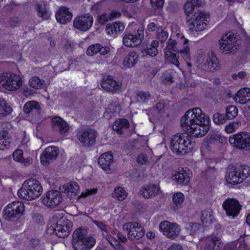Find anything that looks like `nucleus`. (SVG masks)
Masks as SVG:
<instances>
[{
	"label": "nucleus",
	"mask_w": 250,
	"mask_h": 250,
	"mask_svg": "<svg viewBox=\"0 0 250 250\" xmlns=\"http://www.w3.org/2000/svg\"><path fill=\"white\" fill-rule=\"evenodd\" d=\"M209 118L199 107L187 111L181 118V125L197 138L205 135L209 129Z\"/></svg>",
	"instance_id": "nucleus-1"
},
{
	"label": "nucleus",
	"mask_w": 250,
	"mask_h": 250,
	"mask_svg": "<svg viewBox=\"0 0 250 250\" xmlns=\"http://www.w3.org/2000/svg\"><path fill=\"white\" fill-rule=\"evenodd\" d=\"M195 6L190 1L187 2L184 5V10L186 15L187 22L188 31L192 34L200 32L205 29L208 24V18L209 15L204 12L198 10L195 12L191 17V14Z\"/></svg>",
	"instance_id": "nucleus-2"
},
{
	"label": "nucleus",
	"mask_w": 250,
	"mask_h": 250,
	"mask_svg": "<svg viewBox=\"0 0 250 250\" xmlns=\"http://www.w3.org/2000/svg\"><path fill=\"white\" fill-rule=\"evenodd\" d=\"M42 193V187L39 181L29 179L25 181L18 190L19 197L27 201H32L38 198Z\"/></svg>",
	"instance_id": "nucleus-3"
},
{
	"label": "nucleus",
	"mask_w": 250,
	"mask_h": 250,
	"mask_svg": "<svg viewBox=\"0 0 250 250\" xmlns=\"http://www.w3.org/2000/svg\"><path fill=\"white\" fill-rule=\"evenodd\" d=\"M95 243V239L87 236L86 230L84 229H77L73 233L71 243L74 250H89Z\"/></svg>",
	"instance_id": "nucleus-4"
},
{
	"label": "nucleus",
	"mask_w": 250,
	"mask_h": 250,
	"mask_svg": "<svg viewBox=\"0 0 250 250\" xmlns=\"http://www.w3.org/2000/svg\"><path fill=\"white\" fill-rule=\"evenodd\" d=\"M195 61L197 67L205 71H211L219 67V61L213 53L210 56H206L201 51L197 52Z\"/></svg>",
	"instance_id": "nucleus-5"
},
{
	"label": "nucleus",
	"mask_w": 250,
	"mask_h": 250,
	"mask_svg": "<svg viewBox=\"0 0 250 250\" xmlns=\"http://www.w3.org/2000/svg\"><path fill=\"white\" fill-rule=\"evenodd\" d=\"M55 225L49 227L46 230L47 233L50 234H55L59 237L64 238L68 236L72 227V223L65 217L60 216Z\"/></svg>",
	"instance_id": "nucleus-6"
},
{
	"label": "nucleus",
	"mask_w": 250,
	"mask_h": 250,
	"mask_svg": "<svg viewBox=\"0 0 250 250\" xmlns=\"http://www.w3.org/2000/svg\"><path fill=\"white\" fill-rule=\"evenodd\" d=\"M188 40L182 37L178 41L172 38H169L166 47V51L174 53H181L183 55L185 59L188 60L190 58L189 48L188 44Z\"/></svg>",
	"instance_id": "nucleus-7"
},
{
	"label": "nucleus",
	"mask_w": 250,
	"mask_h": 250,
	"mask_svg": "<svg viewBox=\"0 0 250 250\" xmlns=\"http://www.w3.org/2000/svg\"><path fill=\"white\" fill-rule=\"evenodd\" d=\"M187 138V137H186ZM189 146V149L192 148L193 145L191 141L187 142L185 137L182 134L175 135L171 138L170 144V148L172 151L177 155L184 154L187 153L186 148Z\"/></svg>",
	"instance_id": "nucleus-8"
},
{
	"label": "nucleus",
	"mask_w": 250,
	"mask_h": 250,
	"mask_svg": "<svg viewBox=\"0 0 250 250\" xmlns=\"http://www.w3.org/2000/svg\"><path fill=\"white\" fill-rule=\"evenodd\" d=\"M229 141L236 148L244 150L250 149V133L244 131L231 135Z\"/></svg>",
	"instance_id": "nucleus-9"
},
{
	"label": "nucleus",
	"mask_w": 250,
	"mask_h": 250,
	"mask_svg": "<svg viewBox=\"0 0 250 250\" xmlns=\"http://www.w3.org/2000/svg\"><path fill=\"white\" fill-rule=\"evenodd\" d=\"M24 211V204L21 202H13L8 204L3 210V218L7 221H13L14 219L22 215Z\"/></svg>",
	"instance_id": "nucleus-10"
},
{
	"label": "nucleus",
	"mask_w": 250,
	"mask_h": 250,
	"mask_svg": "<svg viewBox=\"0 0 250 250\" xmlns=\"http://www.w3.org/2000/svg\"><path fill=\"white\" fill-rule=\"evenodd\" d=\"M123 229L127 232V238L131 241L138 240L145 234L144 228L136 222L126 223L123 225Z\"/></svg>",
	"instance_id": "nucleus-11"
},
{
	"label": "nucleus",
	"mask_w": 250,
	"mask_h": 250,
	"mask_svg": "<svg viewBox=\"0 0 250 250\" xmlns=\"http://www.w3.org/2000/svg\"><path fill=\"white\" fill-rule=\"evenodd\" d=\"M98 133L95 129L88 128L79 130L77 133L78 140L85 147H91L96 143Z\"/></svg>",
	"instance_id": "nucleus-12"
},
{
	"label": "nucleus",
	"mask_w": 250,
	"mask_h": 250,
	"mask_svg": "<svg viewBox=\"0 0 250 250\" xmlns=\"http://www.w3.org/2000/svg\"><path fill=\"white\" fill-rule=\"evenodd\" d=\"M220 48L226 54L233 53L239 48L236 39L231 33L223 35L220 40Z\"/></svg>",
	"instance_id": "nucleus-13"
},
{
	"label": "nucleus",
	"mask_w": 250,
	"mask_h": 250,
	"mask_svg": "<svg viewBox=\"0 0 250 250\" xmlns=\"http://www.w3.org/2000/svg\"><path fill=\"white\" fill-rule=\"evenodd\" d=\"M144 38V28L140 27L137 32H134V34H132L130 32H126L124 34L123 41L125 46L134 47L140 44Z\"/></svg>",
	"instance_id": "nucleus-14"
},
{
	"label": "nucleus",
	"mask_w": 250,
	"mask_h": 250,
	"mask_svg": "<svg viewBox=\"0 0 250 250\" xmlns=\"http://www.w3.org/2000/svg\"><path fill=\"white\" fill-rule=\"evenodd\" d=\"M93 18L89 14H85L76 17L73 21V26L81 31H86L92 26Z\"/></svg>",
	"instance_id": "nucleus-15"
},
{
	"label": "nucleus",
	"mask_w": 250,
	"mask_h": 250,
	"mask_svg": "<svg viewBox=\"0 0 250 250\" xmlns=\"http://www.w3.org/2000/svg\"><path fill=\"white\" fill-rule=\"evenodd\" d=\"M62 194L58 190L48 191L42 198V203L46 206L55 208L62 201Z\"/></svg>",
	"instance_id": "nucleus-16"
},
{
	"label": "nucleus",
	"mask_w": 250,
	"mask_h": 250,
	"mask_svg": "<svg viewBox=\"0 0 250 250\" xmlns=\"http://www.w3.org/2000/svg\"><path fill=\"white\" fill-rule=\"evenodd\" d=\"M159 229L165 235L171 239L176 238L180 233V229L178 224L168 221L161 222L159 225Z\"/></svg>",
	"instance_id": "nucleus-17"
},
{
	"label": "nucleus",
	"mask_w": 250,
	"mask_h": 250,
	"mask_svg": "<svg viewBox=\"0 0 250 250\" xmlns=\"http://www.w3.org/2000/svg\"><path fill=\"white\" fill-rule=\"evenodd\" d=\"M222 207L227 215L233 218L238 215L242 207L238 200L229 198L224 202Z\"/></svg>",
	"instance_id": "nucleus-18"
},
{
	"label": "nucleus",
	"mask_w": 250,
	"mask_h": 250,
	"mask_svg": "<svg viewBox=\"0 0 250 250\" xmlns=\"http://www.w3.org/2000/svg\"><path fill=\"white\" fill-rule=\"evenodd\" d=\"M222 229H220L218 232H214L210 238L206 239L205 245V250H220L223 244L220 241V236Z\"/></svg>",
	"instance_id": "nucleus-19"
},
{
	"label": "nucleus",
	"mask_w": 250,
	"mask_h": 250,
	"mask_svg": "<svg viewBox=\"0 0 250 250\" xmlns=\"http://www.w3.org/2000/svg\"><path fill=\"white\" fill-rule=\"evenodd\" d=\"M59 153L57 146H51L47 147L41 155L40 159L42 164L47 165L55 160Z\"/></svg>",
	"instance_id": "nucleus-20"
},
{
	"label": "nucleus",
	"mask_w": 250,
	"mask_h": 250,
	"mask_svg": "<svg viewBox=\"0 0 250 250\" xmlns=\"http://www.w3.org/2000/svg\"><path fill=\"white\" fill-rule=\"evenodd\" d=\"M4 88L9 91H14L19 89L22 85V80L20 76L15 74H8Z\"/></svg>",
	"instance_id": "nucleus-21"
},
{
	"label": "nucleus",
	"mask_w": 250,
	"mask_h": 250,
	"mask_svg": "<svg viewBox=\"0 0 250 250\" xmlns=\"http://www.w3.org/2000/svg\"><path fill=\"white\" fill-rule=\"evenodd\" d=\"M102 88L106 91L115 93L121 87V83L114 80L109 76L104 77L101 84Z\"/></svg>",
	"instance_id": "nucleus-22"
},
{
	"label": "nucleus",
	"mask_w": 250,
	"mask_h": 250,
	"mask_svg": "<svg viewBox=\"0 0 250 250\" xmlns=\"http://www.w3.org/2000/svg\"><path fill=\"white\" fill-rule=\"evenodd\" d=\"M226 180L230 184H239L244 181L238 170L233 168L232 166L228 167L226 175Z\"/></svg>",
	"instance_id": "nucleus-23"
},
{
	"label": "nucleus",
	"mask_w": 250,
	"mask_h": 250,
	"mask_svg": "<svg viewBox=\"0 0 250 250\" xmlns=\"http://www.w3.org/2000/svg\"><path fill=\"white\" fill-rule=\"evenodd\" d=\"M52 121V126L54 131L59 132L62 134H64L68 131V124L61 117H54Z\"/></svg>",
	"instance_id": "nucleus-24"
},
{
	"label": "nucleus",
	"mask_w": 250,
	"mask_h": 250,
	"mask_svg": "<svg viewBox=\"0 0 250 250\" xmlns=\"http://www.w3.org/2000/svg\"><path fill=\"white\" fill-rule=\"evenodd\" d=\"M58 22L61 24H65L70 21L72 18V14L69 11L68 8L61 7L55 15Z\"/></svg>",
	"instance_id": "nucleus-25"
},
{
	"label": "nucleus",
	"mask_w": 250,
	"mask_h": 250,
	"mask_svg": "<svg viewBox=\"0 0 250 250\" xmlns=\"http://www.w3.org/2000/svg\"><path fill=\"white\" fill-rule=\"evenodd\" d=\"M160 188L157 185L150 184L143 187L140 190V193L145 198H153L160 194Z\"/></svg>",
	"instance_id": "nucleus-26"
},
{
	"label": "nucleus",
	"mask_w": 250,
	"mask_h": 250,
	"mask_svg": "<svg viewBox=\"0 0 250 250\" xmlns=\"http://www.w3.org/2000/svg\"><path fill=\"white\" fill-rule=\"evenodd\" d=\"M113 156L111 152H107L102 154L99 157L98 163L104 170H110V167L113 163Z\"/></svg>",
	"instance_id": "nucleus-27"
},
{
	"label": "nucleus",
	"mask_w": 250,
	"mask_h": 250,
	"mask_svg": "<svg viewBox=\"0 0 250 250\" xmlns=\"http://www.w3.org/2000/svg\"><path fill=\"white\" fill-rule=\"evenodd\" d=\"M125 29V25L120 21L108 23L105 27L107 33L110 35L115 36L120 34Z\"/></svg>",
	"instance_id": "nucleus-28"
},
{
	"label": "nucleus",
	"mask_w": 250,
	"mask_h": 250,
	"mask_svg": "<svg viewBox=\"0 0 250 250\" xmlns=\"http://www.w3.org/2000/svg\"><path fill=\"white\" fill-rule=\"evenodd\" d=\"M234 100L240 104H246L250 100V89L244 88L239 90Z\"/></svg>",
	"instance_id": "nucleus-29"
},
{
	"label": "nucleus",
	"mask_w": 250,
	"mask_h": 250,
	"mask_svg": "<svg viewBox=\"0 0 250 250\" xmlns=\"http://www.w3.org/2000/svg\"><path fill=\"white\" fill-rule=\"evenodd\" d=\"M138 54L134 51L131 52L124 59L123 64L125 68H130L135 65L138 62Z\"/></svg>",
	"instance_id": "nucleus-30"
},
{
	"label": "nucleus",
	"mask_w": 250,
	"mask_h": 250,
	"mask_svg": "<svg viewBox=\"0 0 250 250\" xmlns=\"http://www.w3.org/2000/svg\"><path fill=\"white\" fill-rule=\"evenodd\" d=\"M172 177L174 180L179 184L187 185L189 181V174L187 172L186 170L182 169L180 171H175L172 174Z\"/></svg>",
	"instance_id": "nucleus-31"
},
{
	"label": "nucleus",
	"mask_w": 250,
	"mask_h": 250,
	"mask_svg": "<svg viewBox=\"0 0 250 250\" xmlns=\"http://www.w3.org/2000/svg\"><path fill=\"white\" fill-rule=\"evenodd\" d=\"M129 123L126 119H120L114 122L112 128L114 131H117L119 134H122L124 132V130L128 128Z\"/></svg>",
	"instance_id": "nucleus-32"
},
{
	"label": "nucleus",
	"mask_w": 250,
	"mask_h": 250,
	"mask_svg": "<svg viewBox=\"0 0 250 250\" xmlns=\"http://www.w3.org/2000/svg\"><path fill=\"white\" fill-rule=\"evenodd\" d=\"M159 46L158 41L153 40L151 42V44L149 45L146 48L142 50V53L143 56L149 55L151 57L156 56L158 53L157 47Z\"/></svg>",
	"instance_id": "nucleus-33"
},
{
	"label": "nucleus",
	"mask_w": 250,
	"mask_h": 250,
	"mask_svg": "<svg viewBox=\"0 0 250 250\" xmlns=\"http://www.w3.org/2000/svg\"><path fill=\"white\" fill-rule=\"evenodd\" d=\"M40 107L39 103L35 101H31L27 102L23 107L24 113L27 115L33 112H38L40 110Z\"/></svg>",
	"instance_id": "nucleus-34"
},
{
	"label": "nucleus",
	"mask_w": 250,
	"mask_h": 250,
	"mask_svg": "<svg viewBox=\"0 0 250 250\" xmlns=\"http://www.w3.org/2000/svg\"><path fill=\"white\" fill-rule=\"evenodd\" d=\"M46 2L45 1H41L36 5L38 15L44 20H47L50 17V13L46 8Z\"/></svg>",
	"instance_id": "nucleus-35"
},
{
	"label": "nucleus",
	"mask_w": 250,
	"mask_h": 250,
	"mask_svg": "<svg viewBox=\"0 0 250 250\" xmlns=\"http://www.w3.org/2000/svg\"><path fill=\"white\" fill-rule=\"evenodd\" d=\"M63 189L65 193L71 192L76 195L79 191V186L75 182H71L63 186Z\"/></svg>",
	"instance_id": "nucleus-36"
},
{
	"label": "nucleus",
	"mask_w": 250,
	"mask_h": 250,
	"mask_svg": "<svg viewBox=\"0 0 250 250\" xmlns=\"http://www.w3.org/2000/svg\"><path fill=\"white\" fill-rule=\"evenodd\" d=\"M127 195V193L125 190L120 187H116L112 193V197L119 201L124 200L126 197Z\"/></svg>",
	"instance_id": "nucleus-37"
},
{
	"label": "nucleus",
	"mask_w": 250,
	"mask_h": 250,
	"mask_svg": "<svg viewBox=\"0 0 250 250\" xmlns=\"http://www.w3.org/2000/svg\"><path fill=\"white\" fill-rule=\"evenodd\" d=\"M238 110L234 105H228L226 107L225 117L226 119L232 120L238 115Z\"/></svg>",
	"instance_id": "nucleus-38"
},
{
	"label": "nucleus",
	"mask_w": 250,
	"mask_h": 250,
	"mask_svg": "<svg viewBox=\"0 0 250 250\" xmlns=\"http://www.w3.org/2000/svg\"><path fill=\"white\" fill-rule=\"evenodd\" d=\"M29 83L32 87L39 89L42 87L44 81L37 76H34L29 80Z\"/></svg>",
	"instance_id": "nucleus-39"
},
{
	"label": "nucleus",
	"mask_w": 250,
	"mask_h": 250,
	"mask_svg": "<svg viewBox=\"0 0 250 250\" xmlns=\"http://www.w3.org/2000/svg\"><path fill=\"white\" fill-rule=\"evenodd\" d=\"M0 107L1 108V114L4 116L10 114L12 111V108L9 106L6 102L2 98H0Z\"/></svg>",
	"instance_id": "nucleus-40"
},
{
	"label": "nucleus",
	"mask_w": 250,
	"mask_h": 250,
	"mask_svg": "<svg viewBox=\"0 0 250 250\" xmlns=\"http://www.w3.org/2000/svg\"><path fill=\"white\" fill-rule=\"evenodd\" d=\"M106 240L116 250H123L124 246L121 245L119 241L112 236L111 235H107L106 237Z\"/></svg>",
	"instance_id": "nucleus-41"
},
{
	"label": "nucleus",
	"mask_w": 250,
	"mask_h": 250,
	"mask_svg": "<svg viewBox=\"0 0 250 250\" xmlns=\"http://www.w3.org/2000/svg\"><path fill=\"white\" fill-rule=\"evenodd\" d=\"M165 55L168 62H171L177 66L179 65V61L174 52L166 51Z\"/></svg>",
	"instance_id": "nucleus-42"
},
{
	"label": "nucleus",
	"mask_w": 250,
	"mask_h": 250,
	"mask_svg": "<svg viewBox=\"0 0 250 250\" xmlns=\"http://www.w3.org/2000/svg\"><path fill=\"white\" fill-rule=\"evenodd\" d=\"M168 37V33L164 30L163 29L159 28L156 32V38L157 41L160 42L161 43L165 42Z\"/></svg>",
	"instance_id": "nucleus-43"
},
{
	"label": "nucleus",
	"mask_w": 250,
	"mask_h": 250,
	"mask_svg": "<svg viewBox=\"0 0 250 250\" xmlns=\"http://www.w3.org/2000/svg\"><path fill=\"white\" fill-rule=\"evenodd\" d=\"M201 226L198 223H190L187 225L186 230L188 235H193L200 228Z\"/></svg>",
	"instance_id": "nucleus-44"
},
{
	"label": "nucleus",
	"mask_w": 250,
	"mask_h": 250,
	"mask_svg": "<svg viewBox=\"0 0 250 250\" xmlns=\"http://www.w3.org/2000/svg\"><path fill=\"white\" fill-rule=\"evenodd\" d=\"M7 140V133L3 131H0V150L4 148L9 145V142Z\"/></svg>",
	"instance_id": "nucleus-45"
},
{
	"label": "nucleus",
	"mask_w": 250,
	"mask_h": 250,
	"mask_svg": "<svg viewBox=\"0 0 250 250\" xmlns=\"http://www.w3.org/2000/svg\"><path fill=\"white\" fill-rule=\"evenodd\" d=\"M225 138L219 133H212L210 135L208 139V143L209 144H214L219 142L222 143L225 141Z\"/></svg>",
	"instance_id": "nucleus-46"
},
{
	"label": "nucleus",
	"mask_w": 250,
	"mask_h": 250,
	"mask_svg": "<svg viewBox=\"0 0 250 250\" xmlns=\"http://www.w3.org/2000/svg\"><path fill=\"white\" fill-rule=\"evenodd\" d=\"M208 167L206 169V172L208 174H214L216 172L215 168L216 162L215 160L212 159H208L206 161Z\"/></svg>",
	"instance_id": "nucleus-47"
},
{
	"label": "nucleus",
	"mask_w": 250,
	"mask_h": 250,
	"mask_svg": "<svg viewBox=\"0 0 250 250\" xmlns=\"http://www.w3.org/2000/svg\"><path fill=\"white\" fill-rule=\"evenodd\" d=\"M151 97L149 92L139 91L137 93V100L139 102L145 103Z\"/></svg>",
	"instance_id": "nucleus-48"
},
{
	"label": "nucleus",
	"mask_w": 250,
	"mask_h": 250,
	"mask_svg": "<svg viewBox=\"0 0 250 250\" xmlns=\"http://www.w3.org/2000/svg\"><path fill=\"white\" fill-rule=\"evenodd\" d=\"M172 200L177 207L181 206L184 201V195L181 192H177L172 196Z\"/></svg>",
	"instance_id": "nucleus-49"
},
{
	"label": "nucleus",
	"mask_w": 250,
	"mask_h": 250,
	"mask_svg": "<svg viewBox=\"0 0 250 250\" xmlns=\"http://www.w3.org/2000/svg\"><path fill=\"white\" fill-rule=\"evenodd\" d=\"M237 170L244 181L250 175V167L249 166H241Z\"/></svg>",
	"instance_id": "nucleus-50"
},
{
	"label": "nucleus",
	"mask_w": 250,
	"mask_h": 250,
	"mask_svg": "<svg viewBox=\"0 0 250 250\" xmlns=\"http://www.w3.org/2000/svg\"><path fill=\"white\" fill-rule=\"evenodd\" d=\"M226 118L224 114L216 113L213 116L214 123L217 125H223L226 123Z\"/></svg>",
	"instance_id": "nucleus-51"
},
{
	"label": "nucleus",
	"mask_w": 250,
	"mask_h": 250,
	"mask_svg": "<svg viewBox=\"0 0 250 250\" xmlns=\"http://www.w3.org/2000/svg\"><path fill=\"white\" fill-rule=\"evenodd\" d=\"M241 125L240 122H232L227 125L225 127V131L228 133H231Z\"/></svg>",
	"instance_id": "nucleus-52"
},
{
	"label": "nucleus",
	"mask_w": 250,
	"mask_h": 250,
	"mask_svg": "<svg viewBox=\"0 0 250 250\" xmlns=\"http://www.w3.org/2000/svg\"><path fill=\"white\" fill-rule=\"evenodd\" d=\"M100 48V44L96 43L90 45L86 50V54L90 56H94L99 52Z\"/></svg>",
	"instance_id": "nucleus-53"
},
{
	"label": "nucleus",
	"mask_w": 250,
	"mask_h": 250,
	"mask_svg": "<svg viewBox=\"0 0 250 250\" xmlns=\"http://www.w3.org/2000/svg\"><path fill=\"white\" fill-rule=\"evenodd\" d=\"M201 219L204 224H206L208 221H211V217L210 212L207 210L203 211L202 212Z\"/></svg>",
	"instance_id": "nucleus-54"
},
{
	"label": "nucleus",
	"mask_w": 250,
	"mask_h": 250,
	"mask_svg": "<svg viewBox=\"0 0 250 250\" xmlns=\"http://www.w3.org/2000/svg\"><path fill=\"white\" fill-rule=\"evenodd\" d=\"M137 162L140 165H145L148 162V157L145 153H141L137 158Z\"/></svg>",
	"instance_id": "nucleus-55"
},
{
	"label": "nucleus",
	"mask_w": 250,
	"mask_h": 250,
	"mask_svg": "<svg viewBox=\"0 0 250 250\" xmlns=\"http://www.w3.org/2000/svg\"><path fill=\"white\" fill-rule=\"evenodd\" d=\"M14 160L20 162L23 158V152L21 149H17L13 154Z\"/></svg>",
	"instance_id": "nucleus-56"
},
{
	"label": "nucleus",
	"mask_w": 250,
	"mask_h": 250,
	"mask_svg": "<svg viewBox=\"0 0 250 250\" xmlns=\"http://www.w3.org/2000/svg\"><path fill=\"white\" fill-rule=\"evenodd\" d=\"M120 110V107L119 105L112 104L106 109L105 114L106 113H109V112L111 113H114L115 112H118Z\"/></svg>",
	"instance_id": "nucleus-57"
},
{
	"label": "nucleus",
	"mask_w": 250,
	"mask_h": 250,
	"mask_svg": "<svg viewBox=\"0 0 250 250\" xmlns=\"http://www.w3.org/2000/svg\"><path fill=\"white\" fill-rule=\"evenodd\" d=\"M97 191L98 189L97 188H94L91 189H87L85 191V192H83L81 193L80 197L85 198L89 195L96 194L97 192Z\"/></svg>",
	"instance_id": "nucleus-58"
},
{
	"label": "nucleus",
	"mask_w": 250,
	"mask_h": 250,
	"mask_svg": "<svg viewBox=\"0 0 250 250\" xmlns=\"http://www.w3.org/2000/svg\"><path fill=\"white\" fill-rule=\"evenodd\" d=\"M159 28H161V27L153 22L149 23L147 26V30L150 32H154L156 31V32H157V30L159 29Z\"/></svg>",
	"instance_id": "nucleus-59"
},
{
	"label": "nucleus",
	"mask_w": 250,
	"mask_h": 250,
	"mask_svg": "<svg viewBox=\"0 0 250 250\" xmlns=\"http://www.w3.org/2000/svg\"><path fill=\"white\" fill-rule=\"evenodd\" d=\"M8 77V73H4L0 74V87L2 86L4 88L5 84L7 79Z\"/></svg>",
	"instance_id": "nucleus-60"
},
{
	"label": "nucleus",
	"mask_w": 250,
	"mask_h": 250,
	"mask_svg": "<svg viewBox=\"0 0 250 250\" xmlns=\"http://www.w3.org/2000/svg\"><path fill=\"white\" fill-rule=\"evenodd\" d=\"M93 223L102 231L105 232L107 231V226L102 222L94 220Z\"/></svg>",
	"instance_id": "nucleus-61"
},
{
	"label": "nucleus",
	"mask_w": 250,
	"mask_h": 250,
	"mask_svg": "<svg viewBox=\"0 0 250 250\" xmlns=\"http://www.w3.org/2000/svg\"><path fill=\"white\" fill-rule=\"evenodd\" d=\"M110 51V48L107 46H103L100 44L99 51L100 54L102 55H105L108 54Z\"/></svg>",
	"instance_id": "nucleus-62"
},
{
	"label": "nucleus",
	"mask_w": 250,
	"mask_h": 250,
	"mask_svg": "<svg viewBox=\"0 0 250 250\" xmlns=\"http://www.w3.org/2000/svg\"><path fill=\"white\" fill-rule=\"evenodd\" d=\"M236 249L237 243L233 242L225 246L222 250H236Z\"/></svg>",
	"instance_id": "nucleus-63"
},
{
	"label": "nucleus",
	"mask_w": 250,
	"mask_h": 250,
	"mask_svg": "<svg viewBox=\"0 0 250 250\" xmlns=\"http://www.w3.org/2000/svg\"><path fill=\"white\" fill-rule=\"evenodd\" d=\"M108 20H109L108 15L106 13H103L99 17L98 21L100 24H103L107 21Z\"/></svg>",
	"instance_id": "nucleus-64"
}]
</instances>
